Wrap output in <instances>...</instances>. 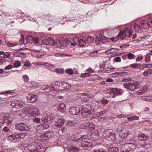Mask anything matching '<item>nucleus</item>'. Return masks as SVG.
Here are the masks:
<instances>
[{
  "label": "nucleus",
  "mask_w": 152,
  "mask_h": 152,
  "mask_svg": "<svg viewBox=\"0 0 152 152\" xmlns=\"http://www.w3.org/2000/svg\"><path fill=\"white\" fill-rule=\"evenodd\" d=\"M94 109L92 107L87 106L85 107L83 109L80 110L78 107H74L71 109L69 110L70 114L72 115H76L78 114L80 112L83 117L84 118L88 117L89 115L94 112Z\"/></svg>",
  "instance_id": "obj_1"
},
{
  "label": "nucleus",
  "mask_w": 152,
  "mask_h": 152,
  "mask_svg": "<svg viewBox=\"0 0 152 152\" xmlns=\"http://www.w3.org/2000/svg\"><path fill=\"white\" fill-rule=\"evenodd\" d=\"M103 137L108 141L115 140L116 138L115 133L112 129H105L103 133Z\"/></svg>",
  "instance_id": "obj_2"
},
{
  "label": "nucleus",
  "mask_w": 152,
  "mask_h": 152,
  "mask_svg": "<svg viewBox=\"0 0 152 152\" xmlns=\"http://www.w3.org/2000/svg\"><path fill=\"white\" fill-rule=\"evenodd\" d=\"M13 118L8 113H0V121L2 124L6 123L8 124H11L13 121Z\"/></svg>",
  "instance_id": "obj_3"
},
{
  "label": "nucleus",
  "mask_w": 152,
  "mask_h": 152,
  "mask_svg": "<svg viewBox=\"0 0 152 152\" xmlns=\"http://www.w3.org/2000/svg\"><path fill=\"white\" fill-rule=\"evenodd\" d=\"M23 110L25 114H28L29 117L32 116L38 117L39 115H40L38 109L34 106H31L28 110L26 108H25Z\"/></svg>",
  "instance_id": "obj_4"
},
{
  "label": "nucleus",
  "mask_w": 152,
  "mask_h": 152,
  "mask_svg": "<svg viewBox=\"0 0 152 152\" xmlns=\"http://www.w3.org/2000/svg\"><path fill=\"white\" fill-rule=\"evenodd\" d=\"M126 88L130 91H133L135 89L139 88L140 86V83L139 82L131 81L128 83H124L123 84Z\"/></svg>",
  "instance_id": "obj_5"
},
{
  "label": "nucleus",
  "mask_w": 152,
  "mask_h": 152,
  "mask_svg": "<svg viewBox=\"0 0 152 152\" xmlns=\"http://www.w3.org/2000/svg\"><path fill=\"white\" fill-rule=\"evenodd\" d=\"M15 127L17 130L22 131H28L30 130L29 127L26 124L23 123L16 124Z\"/></svg>",
  "instance_id": "obj_6"
},
{
  "label": "nucleus",
  "mask_w": 152,
  "mask_h": 152,
  "mask_svg": "<svg viewBox=\"0 0 152 152\" xmlns=\"http://www.w3.org/2000/svg\"><path fill=\"white\" fill-rule=\"evenodd\" d=\"M25 104V103L23 102L18 100H14L12 102L11 105L13 108L19 109L21 108Z\"/></svg>",
  "instance_id": "obj_7"
},
{
  "label": "nucleus",
  "mask_w": 152,
  "mask_h": 152,
  "mask_svg": "<svg viewBox=\"0 0 152 152\" xmlns=\"http://www.w3.org/2000/svg\"><path fill=\"white\" fill-rule=\"evenodd\" d=\"M126 30H124L122 32L121 31L117 36L111 38L110 39L113 41H116L119 39H123L126 37Z\"/></svg>",
  "instance_id": "obj_8"
},
{
  "label": "nucleus",
  "mask_w": 152,
  "mask_h": 152,
  "mask_svg": "<svg viewBox=\"0 0 152 152\" xmlns=\"http://www.w3.org/2000/svg\"><path fill=\"white\" fill-rule=\"evenodd\" d=\"M122 148L124 147L126 148L125 151L128 150L129 151H132L134 150L136 146L134 144L129 142L125 143L122 146Z\"/></svg>",
  "instance_id": "obj_9"
},
{
  "label": "nucleus",
  "mask_w": 152,
  "mask_h": 152,
  "mask_svg": "<svg viewBox=\"0 0 152 152\" xmlns=\"http://www.w3.org/2000/svg\"><path fill=\"white\" fill-rule=\"evenodd\" d=\"M93 124L90 122H87L83 123L80 125L79 126V128L81 129H85L88 128H92L93 129Z\"/></svg>",
  "instance_id": "obj_10"
},
{
  "label": "nucleus",
  "mask_w": 152,
  "mask_h": 152,
  "mask_svg": "<svg viewBox=\"0 0 152 152\" xmlns=\"http://www.w3.org/2000/svg\"><path fill=\"white\" fill-rule=\"evenodd\" d=\"M38 98V96L37 95L29 94L27 97L28 102L31 103L35 102Z\"/></svg>",
  "instance_id": "obj_11"
},
{
  "label": "nucleus",
  "mask_w": 152,
  "mask_h": 152,
  "mask_svg": "<svg viewBox=\"0 0 152 152\" xmlns=\"http://www.w3.org/2000/svg\"><path fill=\"white\" fill-rule=\"evenodd\" d=\"M40 88L42 90H44L46 92H49L50 91H51L54 88L53 86L52 85L46 86V85H42L39 86Z\"/></svg>",
  "instance_id": "obj_12"
},
{
  "label": "nucleus",
  "mask_w": 152,
  "mask_h": 152,
  "mask_svg": "<svg viewBox=\"0 0 152 152\" xmlns=\"http://www.w3.org/2000/svg\"><path fill=\"white\" fill-rule=\"evenodd\" d=\"M42 42L46 45H49L50 46H53L55 44V42L54 40L50 37L48 38L47 39H43Z\"/></svg>",
  "instance_id": "obj_13"
},
{
  "label": "nucleus",
  "mask_w": 152,
  "mask_h": 152,
  "mask_svg": "<svg viewBox=\"0 0 152 152\" xmlns=\"http://www.w3.org/2000/svg\"><path fill=\"white\" fill-rule=\"evenodd\" d=\"M111 92H112L114 96L116 95L117 96L121 95L124 91L120 89L117 88H112L111 89Z\"/></svg>",
  "instance_id": "obj_14"
},
{
  "label": "nucleus",
  "mask_w": 152,
  "mask_h": 152,
  "mask_svg": "<svg viewBox=\"0 0 152 152\" xmlns=\"http://www.w3.org/2000/svg\"><path fill=\"white\" fill-rule=\"evenodd\" d=\"M65 104L61 102H59L58 103V110L61 113L64 112L66 110Z\"/></svg>",
  "instance_id": "obj_15"
},
{
  "label": "nucleus",
  "mask_w": 152,
  "mask_h": 152,
  "mask_svg": "<svg viewBox=\"0 0 152 152\" xmlns=\"http://www.w3.org/2000/svg\"><path fill=\"white\" fill-rule=\"evenodd\" d=\"M119 49L116 48H112L105 52V54L106 55H108L111 53H114V54L116 55Z\"/></svg>",
  "instance_id": "obj_16"
},
{
  "label": "nucleus",
  "mask_w": 152,
  "mask_h": 152,
  "mask_svg": "<svg viewBox=\"0 0 152 152\" xmlns=\"http://www.w3.org/2000/svg\"><path fill=\"white\" fill-rule=\"evenodd\" d=\"M13 55L14 56L17 57H20L22 58H24L26 55L25 54L22 52L17 51L13 53Z\"/></svg>",
  "instance_id": "obj_17"
},
{
  "label": "nucleus",
  "mask_w": 152,
  "mask_h": 152,
  "mask_svg": "<svg viewBox=\"0 0 152 152\" xmlns=\"http://www.w3.org/2000/svg\"><path fill=\"white\" fill-rule=\"evenodd\" d=\"M65 121L63 119H59L55 123V126L58 127H60L64 124Z\"/></svg>",
  "instance_id": "obj_18"
},
{
  "label": "nucleus",
  "mask_w": 152,
  "mask_h": 152,
  "mask_svg": "<svg viewBox=\"0 0 152 152\" xmlns=\"http://www.w3.org/2000/svg\"><path fill=\"white\" fill-rule=\"evenodd\" d=\"M150 90L147 86H144L143 87V96H145V97H148L149 95Z\"/></svg>",
  "instance_id": "obj_19"
},
{
  "label": "nucleus",
  "mask_w": 152,
  "mask_h": 152,
  "mask_svg": "<svg viewBox=\"0 0 152 152\" xmlns=\"http://www.w3.org/2000/svg\"><path fill=\"white\" fill-rule=\"evenodd\" d=\"M150 133V131L148 129L143 130V141L147 140L149 137L148 134Z\"/></svg>",
  "instance_id": "obj_20"
},
{
  "label": "nucleus",
  "mask_w": 152,
  "mask_h": 152,
  "mask_svg": "<svg viewBox=\"0 0 152 152\" xmlns=\"http://www.w3.org/2000/svg\"><path fill=\"white\" fill-rule=\"evenodd\" d=\"M139 65L140 64L136 63L134 64L130 65L129 66L124 67L123 68H122V69H126V68L129 67V66H130L132 68H133L134 69H137L138 68L140 69H142V65H141L140 66H139Z\"/></svg>",
  "instance_id": "obj_21"
},
{
  "label": "nucleus",
  "mask_w": 152,
  "mask_h": 152,
  "mask_svg": "<svg viewBox=\"0 0 152 152\" xmlns=\"http://www.w3.org/2000/svg\"><path fill=\"white\" fill-rule=\"evenodd\" d=\"M32 55L35 58H40L42 56L43 54L42 53L39 51H36L33 52Z\"/></svg>",
  "instance_id": "obj_22"
},
{
  "label": "nucleus",
  "mask_w": 152,
  "mask_h": 152,
  "mask_svg": "<svg viewBox=\"0 0 152 152\" xmlns=\"http://www.w3.org/2000/svg\"><path fill=\"white\" fill-rule=\"evenodd\" d=\"M40 118H41V120L42 123H47L48 122H50L48 116H42L41 115Z\"/></svg>",
  "instance_id": "obj_23"
},
{
  "label": "nucleus",
  "mask_w": 152,
  "mask_h": 152,
  "mask_svg": "<svg viewBox=\"0 0 152 152\" xmlns=\"http://www.w3.org/2000/svg\"><path fill=\"white\" fill-rule=\"evenodd\" d=\"M81 145L84 147H90L92 145V144L91 142L84 141L81 142Z\"/></svg>",
  "instance_id": "obj_24"
},
{
  "label": "nucleus",
  "mask_w": 152,
  "mask_h": 152,
  "mask_svg": "<svg viewBox=\"0 0 152 152\" xmlns=\"http://www.w3.org/2000/svg\"><path fill=\"white\" fill-rule=\"evenodd\" d=\"M127 74V72H116L110 75V76L112 77H115L116 76H119L120 75L124 76Z\"/></svg>",
  "instance_id": "obj_25"
},
{
  "label": "nucleus",
  "mask_w": 152,
  "mask_h": 152,
  "mask_svg": "<svg viewBox=\"0 0 152 152\" xmlns=\"http://www.w3.org/2000/svg\"><path fill=\"white\" fill-rule=\"evenodd\" d=\"M79 39L78 37H74L73 39V42H70V44L72 46H75L76 45L78 46V42L79 40Z\"/></svg>",
  "instance_id": "obj_26"
},
{
  "label": "nucleus",
  "mask_w": 152,
  "mask_h": 152,
  "mask_svg": "<svg viewBox=\"0 0 152 152\" xmlns=\"http://www.w3.org/2000/svg\"><path fill=\"white\" fill-rule=\"evenodd\" d=\"M32 64L34 66H40L42 65H45L46 66H47V64H48V63L46 62L45 63L44 62H34L32 63Z\"/></svg>",
  "instance_id": "obj_27"
},
{
  "label": "nucleus",
  "mask_w": 152,
  "mask_h": 152,
  "mask_svg": "<svg viewBox=\"0 0 152 152\" xmlns=\"http://www.w3.org/2000/svg\"><path fill=\"white\" fill-rule=\"evenodd\" d=\"M70 42L67 40V39H64L61 41V47L63 46L66 47L67 46V45L70 44Z\"/></svg>",
  "instance_id": "obj_28"
},
{
  "label": "nucleus",
  "mask_w": 152,
  "mask_h": 152,
  "mask_svg": "<svg viewBox=\"0 0 152 152\" xmlns=\"http://www.w3.org/2000/svg\"><path fill=\"white\" fill-rule=\"evenodd\" d=\"M27 38V40H28L29 42H30L31 41H37V42L38 43V41H39L37 37H33L32 36L30 35L28 36Z\"/></svg>",
  "instance_id": "obj_29"
},
{
  "label": "nucleus",
  "mask_w": 152,
  "mask_h": 152,
  "mask_svg": "<svg viewBox=\"0 0 152 152\" xmlns=\"http://www.w3.org/2000/svg\"><path fill=\"white\" fill-rule=\"evenodd\" d=\"M109 152H118V148L116 147H110L108 149Z\"/></svg>",
  "instance_id": "obj_30"
},
{
  "label": "nucleus",
  "mask_w": 152,
  "mask_h": 152,
  "mask_svg": "<svg viewBox=\"0 0 152 152\" xmlns=\"http://www.w3.org/2000/svg\"><path fill=\"white\" fill-rule=\"evenodd\" d=\"M78 46H84L86 45V43L85 40L83 39H79L78 42Z\"/></svg>",
  "instance_id": "obj_31"
},
{
  "label": "nucleus",
  "mask_w": 152,
  "mask_h": 152,
  "mask_svg": "<svg viewBox=\"0 0 152 152\" xmlns=\"http://www.w3.org/2000/svg\"><path fill=\"white\" fill-rule=\"evenodd\" d=\"M139 118L138 116L136 115H134L131 117H128L127 118V120L128 121H130L135 120H138Z\"/></svg>",
  "instance_id": "obj_32"
},
{
  "label": "nucleus",
  "mask_w": 152,
  "mask_h": 152,
  "mask_svg": "<svg viewBox=\"0 0 152 152\" xmlns=\"http://www.w3.org/2000/svg\"><path fill=\"white\" fill-rule=\"evenodd\" d=\"M40 115H39V117H34L33 118V121L34 122H35L37 124H39L41 122V118H40Z\"/></svg>",
  "instance_id": "obj_33"
},
{
  "label": "nucleus",
  "mask_w": 152,
  "mask_h": 152,
  "mask_svg": "<svg viewBox=\"0 0 152 152\" xmlns=\"http://www.w3.org/2000/svg\"><path fill=\"white\" fill-rule=\"evenodd\" d=\"M14 134L11 135L8 137V140L10 142H16V140L14 137Z\"/></svg>",
  "instance_id": "obj_34"
},
{
  "label": "nucleus",
  "mask_w": 152,
  "mask_h": 152,
  "mask_svg": "<svg viewBox=\"0 0 152 152\" xmlns=\"http://www.w3.org/2000/svg\"><path fill=\"white\" fill-rule=\"evenodd\" d=\"M29 41L28 40H27V39L26 38L25 39H24L23 38H22L20 41V44L22 45L23 44L24 45L27 44L28 43H29Z\"/></svg>",
  "instance_id": "obj_35"
},
{
  "label": "nucleus",
  "mask_w": 152,
  "mask_h": 152,
  "mask_svg": "<svg viewBox=\"0 0 152 152\" xmlns=\"http://www.w3.org/2000/svg\"><path fill=\"white\" fill-rule=\"evenodd\" d=\"M112 66H111L110 64L107 66L105 65L104 66V69L105 70V72L106 71H110L111 70H112Z\"/></svg>",
  "instance_id": "obj_36"
},
{
  "label": "nucleus",
  "mask_w": 152,
  "mask_h": 152,
  "mask_svg": "<svg viewBox=\"0 0 152 152\" xmlns=\"http://www.w3.org/2000/svg\"><path fill=\"white\" fill-rule=\"evenodd\" d=\"M76 123L75 120L69 121L67 122V124L69 126H73Z\"/></svg>",
  "instance_id": "obj_37"
},
{
  "label": "nucleus",
  "mask_w": 152,
  "mask_h": 152,
  "mask_svg": "<svg viewBox=\"0 0 152 152\" xmlns=\"http://www.w3.org/2000/svg\"><path fill=\"white\" fill-rule=\"evenodd\" d=\"M140 27V26L138 24L133 23L130 26V28H137Z\"/></svg>",
  "instance_id": "obj_38"
},
{
  "label": "nucleus",
  "mask_w": 152,
  "mask_h": 152,
  "mask_svg": "<svg viewBox=\"0 0 152 152\" xmlns=\"http://www.w3.org/2000/svg\"><path fill=\"white\" fill-rule=\"evenodd\" d=\"M65 72L66 73L69 75H72L74 73V71L73 70L71 69H66Z\"/></svg>",
  "instance_id": "obj_39"
},
{
  "label": "nucleus",
  "mask_w": 152,
  "mask_h": 152,
  "mask_svg": "<svg viewBox=\"0 0 152 152\" xmlns=\"http://www.w3.org/2000/svg\"><path fill=\"white\" fill-rule=\"evenodd\" d=\"M14 90H8L6 91H5L3 92H2L0 93V94H4V95H6L8 94H10L11 93H14Z\"/></svg>",
  "instance_id": "obj_40"
},
{
  "label": "nucleus",
  "mask_w": 152,
  "mask_h": 152,
  "mask_svg": "<svg viewBox=\"0 0 152 152\" xmlns=\"http://www.w3.org/2000/svg\"><path fill=\"white\" fill-rule=\"evenodd\" d=\"M124 128L121 125H120L116 129V132L119 133L122 132V131L123 130Z\"/></svg>",
  "instance_id": "obj_41"
},
{
  "label": "nucleus",
  "mask_w": 152,
  "mask_h": 152,
  "mask_svg": "<svg viewBox=\"0 0 152 152\" xmlns=\"http://www.w3.org/2000/svg\"><path fill=\"white\" fill-rule=\"evenodd\" d=\"M17 45V43L16 42L14 43H10L9 42H7V45L8 47H12L15 46Z\"/></svg>",
  "instance_id": "obj_42"
},
{
  "label": "nucleus",
  "mask_w": 152,
  "mask_h": 152,
  "mask_svg": "<svg viewBox=\"0 0 152 152\" xmlns=\"http://www.w3.org/2000/svg\"><path fill=\"white\" fill-rule=\"evenodd\" d=\"M94 39V37L91 36H88L87 37V41L89 43H91L93 42Z\"/></svg>",
  "instance_id": "obj_43"
},
{
  "label": "nucleus",
  "mask_w": 152,
  "mask_h": 152,
  "mask_svg": "<svg viewBox=\"0 0 152 152\" xmlns=\"http://www.w3.org/2000/svg\"><path fill=\"white\" fill-rule=\"evenodd\" d=\"M53 87L54 88L53 90L52 91H58V90H60L61 89H60V86L58 85V84H55L54 86H53Z\"/></svg>",
  "instance_id": "obj_44"
},
{
  "label": "nucleus",
  "mask_w": 152,
  "mask_h": 152,
  "mask_svg": "<svg viewBox=\"0 0 152 152\" xmlns=\"http://www.w3.org/2000/svg\"><path fill=\"white\" fill-rule=\"evenodd\" d=\"M127 56L128 58L129 59H132L133 58H134L136 57L132 53H129L127 54Z\"/></svg>",
  "instance_id": "obj_45"
},
{
  "label": "nucleus",
  "mask_w": 152,
  "mask_h": 152,
  "mask_svg": "<svg viewBox=\"0 0 152 152\" xmlns=\"http://www.w3.org/2000/svg\"><path fill=\"white\" fill-rule=\"evenodd\" d=\"M57 47L61 48V41L60 40H57L56 42L55 43Z\"/></svg>",
  "instance_id": "obj_46"
},
{
  "label": "nucleus",
  "mask_w": 152,
  "mask_h": 152,
  "mask_svg": "<svg viewBox=\"0 0 152 152\" xmlns=\"http://www.w3.org/2000/svg\"><path fill=\"white\" fill-rule=\"evenodd\" d=\"M21 63L19 61H17L13 63V65L14 67H18L21 65Z\"/></svg>",
  "instance_id": "obj_47"
},
{
  "label": "nucleus",
  "mask_w": 152,
  "mask_h": 152,
  "mask_svg": "<svg viewBox=\"0 0 152 152\" xmlns=\"http://www.w3.org/2000/svg\"><path fill=\"white\" fill-rule=\"evenodd\" d=\"M14 137L15 140H16V142L19 140L20 138V134H14Z\"/></svg>",
  "instance_id": "obj_48"
},
{
  "label": "nucleus",
  "mask_w": 152,
  "mask_h": 152,
  "mask_svg": "<svg viewBox=\"0 0 152 152\" xmlns=\"http://www.w3.org/2000/svg\"><path fill=\"white\" fill-rule=\"evenodd\" d=\"M48 117L49 118V119L50 121L49 122H51L52 121L53 122L55 119V118L54 115H49L48 116Z\"/></svg>",
  "instance_id": "obj_49"
},
{
  "label": "nucleus",
  "mask_w": 152,
  "mask_h": 152,
  "mask_svg": "<svg viewBox=\"0 0 152 152\" xmlns=\"http://www.w3.org/2000/svg\"><path fill=\"white\" fill-rule=\"evenodd\" d=\"M88 138V137L86 135H82L79 136V137L78 138V139L79 140L81 141L84 140H86Z\"/></svg>",
  "instance_id": "obj_50"
},
{
  "label": "nucleus",
  "mask_w": 152,
  "mask_h": 152,
  "mask_svg": "<svg viewBox=\"0 0 152 152\" xmlns=\"http://www.w3.org/2000/svg\"><path fill=\"white\" fill-rule=\"evenodd\" d=\"M11 54V53L10 52H6L4 53V55L3 56L4 58H8L10 56Z\"/></svg>",
  "instance_id": "obj_51"
},
{
  "label": "nucleus",
  "mask_w": 152,
  "mask_h": 152,
  "mask_svg": "<svg viewBox=\"0 0 152 152\" xmlns=\"http://www.w3.org/2000/svg\"><path fill=\"white\" fill-rule=\"evenodd\" d=\"M98 50H96L95 51H94L93 52L90 53H89V56H94L95 55L97 54V53L98 52Z\"/></svg>",
  "instance_id": "obj_52"
},
{
  "label": "nucleus",
  "mask_w": 152,
  "mask_h": 152,
  "mask_svg": "<svg viewBox=\"0 0 152 152\" xmlns=\"http://www.w3.org/2000/svg\"><path fill=\"white\" fill-rule=\"evenodd\" d=\"M147 22L150 28H152V18H151L150 19L147 20Z\"/></svg>",
  "instance_id": "obj_53"
},
{
  "label": "nucleus",
  "mask_w": 152,
  "mask_h": 152,
  "mask_svg": "<svg viewBox=\"0 0 152 152\" xmlns=\"http://www.w3.org/2000/svg\"><path fill=\"white\" fill-rule=\"evenodd\" d=\"M100 42H102L101 41L100 39L98 37H97V36H96L95 40V42L96 44L97 45H99L100 44Z\"/></svg>",
  "instance_id": "obj_54"
},
{
  "label": "nucleus",
  "mask_w": 152,
  "mask_h": 152,
  "mask_svg": "<svg viewBox=\"0 0 152 152\" xmlns=\"http://www.w3.org/2000/svg\"><path fill=\"white\" fill-rule=\"evenodd\" d=\"M150 59V57L149 55H147L145 58V61L146 62H149Z\"/></svg>",
  "instance_id": "obj_55"
},
{
  "label": "nucleus",
  "mask_w": 152,
  "mask_h": 152,
  "mask_svg": "<svg viewBox=\"0 0 152 152\" xmlns=\"http://www.w3.org/2000/svg\"><path fill=\"white\" fill-rule=\"evenodd\" d=\"M93 152H106V150L103 148H100L97 150H94Z\"/></svg>",
  "instance_id": "obj_56"
},
{
  "label": "nucleus",
  "mask_w": 152,
  "mask_h": 152,
  "mask_svg": "<svg viewBox=\"0 0 152 152\" xmlns=\"http://www.w3.org/2000/svg\"><path fill=\"white\" fill-rule=\"evenodd\" d=\"M152 66L150 64H143V69L145 68H151Z\"/></svg>",
  "instance_id": "obj_57"
},
{
  "label": "nucleus",
  "mask_w": 152,
  "mask_h": 152,
  "mask_svg": "<svg viewBox=\"0 0 152 152\" xmlns=\"http://www.w3.org/2000/svg\"><path fill=\"white\" fill-rule=\"evenodd\" d=\"M23 78L24 80L26 82L28 81L29 80L28 77L26 75H25L23 76Z\"/></svg>",
  "instance_id": "obj_58"
},
{
  "label": "nucleus",
  "mask_w": 152,
  "mask_h": 152,
  "mask_svg": "<svg viewBox=\"0 0 152 152\" xmlns=\"http://www.w3.org/2000/svg\"><path fill=\"white\" fill-rule=\"evenodd\" d=\"M12 66L11 64H9L5 67L4 69L5 70H9L12 68Z\"/></svg>",
  "instance_id": "obj_59"
},
{
  "label": "nucleus",
  "mask_w": 152,
  "mask_h": 152,
  "mask_svg": "<svg viewBox=\"0 0 152 152\" xmlns=\"http://www.w3.org/2000/svg\"><path fill=\"white\" fill-rule=\"evenodd\" d=\"M114 61L116 62H120L121 61V58L120 57L117 56L114 58Z\"/></svg>",
  "instance_id": "obj_60"
},
{
  "label": "nucleus",
  "mask_w": 152,
  "mask_h": 152,
  "mask_svg": "<svg viewBox=\"0 0 152 152\" xmlns=\"http://www.w3.org/2000/svg\"><path fill=\"white\" fill-rule=\"evenodd\" d=\"M132 79L131 78H129L128 79H126L125 77L122 80V82H126L131 80Z\"/></svg>",
  "instance_id": "obj_61"
},
{
  "label": "nucleus",
  "mask_w": 152,
  "mask_h": 152,
  "mask_svg": "<svg viewBox=\"0 0 152 152\" xmlns=\"http://www.w3.org/2000/svg\"><path fill=\"white\" fill-rule=\"evenodd\" d=\"M31 65V64L29 61L25 62L24 63V66L26 67L30 66Z\"/></svg>",
  "instance_id": "obj_62"
},
{
  "label": "nucleus",
  "mask_w": 152,
  "mask_h": 152,
  "mask_svg": "<svg viewBox=\"0 0 152 152\" xmlns=\"http://www.w3.org/2000/svg\"><path fill=\"white\" fill-rule=\"evenodd\" d=\"M142 59V56H139L137 57L136 58V61L137 62H138L140 61H141Z\"/></svg>",
  "instance_id": "obj_63"
},
{
  "label": "nucleus",
  "mask_w": 152,
  "mask_h": 152,
  "mask_svg": "<svg viewBox=\"0 0 152 152\" xmlns=\"http://www.w3.org/2000/svg\"><path fill=\"white\" fill-rule=\"evenodd\" d=\"M20 134V138L23 139L27 135V134L26 133L24 132L23 133Z\"/></svg>",
  "instance_id": "obj_64"
}]
</instances>
